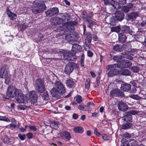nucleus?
<instances>
[{"mask_svg": "<svg viewBox=\"0 0 146 146\" xmlns=\"http://www.w3.org/2000/svg\"><path fill=\"white\" fill-rule=\"evenodd\" d=\"M16 124L13 123L10 124L9 125L10 128L12 129H13L19 128V125H16Z\"/></svg>", "mask_w": 146, "mask_h": 146, "instance_id": "79ce46f5", "label": "nucleus"}, {"mask_svg": "<svg viewBox=\"0 0 146 146\" xmlns=\"http://www.w3.org/2000/svg\"><path fill=\"white\" fill-rule=\"evenodd\" d=\"M78 115L77 114L74 113L72 115V117L74 119H76L78 118Z\"/></svg>", "mask_w": 146, "mask_h": 146, "instance_id": "e2e57ef3", "label": "nucleus"}, {"mask_svg": "<svg viewBox=\"0 0 146 146\" xmlns=\"http://www.w3.org/2000/svg\"><path fill=\"white\" fill-rule=\"evenodd\" d=\"M132 64L131 62L127 60H123L121 61V64H119L120 68H129L130 67Z\"/></svg>", "mask_w": 146, "mask_h": 146, "instance_id": "f8f14e48", "label": "nucleus"}, {"mask_svg": "<svg viewBox=\"0 0 146 146\" xmlns=\"http://www.w3.org/2000/svg\"><path fill=\"white\" fill-rule=\"evenodd\" d=\"M18 137L22 140H23L26 139V137L25 135V134H21L19 133L18 135Z\"/></svg>", "mask_w": 146, "mask_h": 146, "instance_id": "a18cd8bd", "label": "nucleus"}, {"mask_svg": "<svg viewBox=\"0 0 146 146\" xmlns=\"http://www.w3.org/2000/svg\"><path fill=\"white\" fill-rule=\"evenodd\" d=\"M100 78L97 77L96 78V84L98 86H99L100 85Z\"/></svg>", "mask_w": 146, "mask_h": 146, "instance_id": "69168bd1", "label": "nucleus"}, {"mask_svg": "<svg viewBox=\"0 0 146 146\" xmlns=\"http://www.w3.org/2000/svg\"><path fill=\"white\" fill-rule=\"evenodd\" d=\"M32 12L35 14H37L41 13L36 5L32 9Z\"/></svg>", "mask_w": 146, "mask_h": 146, "instance_id": "c9c22d12", "label": "nucleus"}, {"mask_svg": "<svg viewBox=\"0 0 146 146\" xmlns=\"http://www.w3.org/2000/svg\"><path fill=\"white\" fill-rule=\"evenodd\" d=\"M104 4L106 5H111V2L112 1L111 0H103Z\"/></svg>", "mask_w": 146, "mask_h": 146, "instance_id": "8fccbe9b", "label": "nucleus"}, {"mask_svg": "<svg viewBox=\"0 0 146 146\" xmlns=\"http://www.w3.org/2000/svg\"><path fill=\"white\" fill-rule=\"evenodd\" d=\"M86 37L85 40L84 48L87 50L88 49H90L91 47V42L92 36L91 33L90 32L85 33L84 35Z\"/></svg>", "mask_w": 146, "mask_h": 146, "instance_id": "423d86ee", "label": "nucleus"}, {"mask_svg": "<svg viewBox=\"0 0 146 146\" xmlns=\"http://www.w3.org/2000/svg\"><path fill=\"white\" fill-rule=\"evenodd\" d=\"M82 16L83 19H86L87 17V13L85 12H83L82 13Z\"/></svg>", "mask_w": 146, "mask_h": 146, "instance_id": "052dcab7", "label": "nucleus"}, {"mask_svg": "<svg viewBox=\"0 0 146 146\" xmlns=\"http://www.w3.org/2000/svg\"><path fill=\"white\" fill-rule=\"evenodd\" d=\"M61 135L62 137H64L68 140H69L71 137L70 133L67 131H64L61 133Z\"/></svg>", "mask_w": 146, "mask_h": 146, "instance_id": "aec40b11", "label": "nucleus"}, {"mask_svg": "<svg viewBox=\"0 0 146 146\" xmlns=\"http://www.w3.org/2000/svg\"><path fill=\"white\" fill-rule=\"evenodd\" d=\"M115 21L114 20V19L113 18V17H112V18H111V20H110V24L112 25H115Z\"/></svg>", "mask_w": 146, "mask_h": 146, "instance_id": "5fc2aeb1", "label": "nucleus"}, {"mask_svg": "<svg viewBox=\"0 0 146 146\" xmlns=\"http://www.w3.org/2000/svg\"><path fill=\"white\" fill-rule=\"evenodd\" d=\"M36 90L38 92L40 93H43L45 91V85L40 86L37 88H36Z\"/></svg>", "mask_w": 146, "mask_h": 146, "instance_id": "72a5a7b5", "label": "nucleus"}, {"mask_svg": "<svg viewBox=\"0 0 146 146\" xmlns=\"http://www.w3.org/2000/svg\"><path fill=\"white\" fill-rule=\"evenodd\" d=\"M92 116L95 117H98V115L96 112H94L92 113Z\"/></svg>", "mask_w": 146, "mask_h": 146, "instance_id": "0e129e2a", "label": "nucleus"}, {"mask_svg": "<svg viewBox=\"0 0 146 146\" xmlns=\"http://www.w3.org/2000/svg\"><path fill=\"white\" fill-rule=\"evenodd\" d=\"M131 126V123L127 122L126 123L123 125L122 127V129H128L130 128Z\"/></svg>", "mask_w": 146, "mask_h": 146, "instance_id": "f704fd0d", "label": "nucleus"}, {"mask_svg": "<svg viewBox=\"0 0 146 146\" xmlns=\"http://www.w3.org/2000/svg\"><path fill=\"white\" fill-rule=\"evenodd\" d=\"M120 67L119 64L108 65L106 67V69L107 70L110 69L108 73V76L109 77H112L119 75V69L116 68H120Z\"/></svg>", "mask_w": 146, "mask_h": 146, "instance_id": "7ed1b4c3", "label": "nucleus"}, {"mask_svg": "<svg viewBox=\"0 0 146 146\" xmlns=\"http://www.w3.org/2000/svg\"><path fill=\"white\" fill-rule=\"evenodd\" d=\"M131 74V71L128 69H119V74L129 76Z\"/></svg>", "mask_w": 146, "mask_h": 146, "instance_id": "412c9836", "label": "nucleus"}, {"mask_svg": "<svg viewBox=\"0 0 146 146\" xmlns=\"http://www.w3.org/2000/svg\"><path fill=\"white\" fill-rule=\"evenodd\" d=\"M131 70L132 72L136 73L139 71L140 68L137 66H133L131 68Z\"/></svg>", "mask_w": 146, "mask_h": 146, "instance_id": "e433bc0d", "label": "nucleus"}, {"mask_svg": "<svg viewBox=\"0 0 146 146\" xmlns=\"http://www.w3.org/2000/svg\"><path fill=\"white\" fill-rule=\"evenodd\" d=\"M121 31L123 33L130 34L132 32V31L130 29L129 27L127 26L123 27L121 29Z\"/></svg>", "mask_w": 146, "mask_h": 146, "instance_id": "a878e982", "label": "nucleus"}, {"mask_svg": "<svg viewBox=\"0 0 146 146\" xmlns=\"http://www.w3.org/2000/svg\"><path fill=\"white\" fill-rule=\"evenodd\" d=\"M115 17L119 21L123 20L124 17V13L121 11H117L115 12Z\"/></svg>", "mask_w": 146, "mask_h": 146, "instance_id": "2eb2a0df", "label": "nucleus"}, {"mask_svg": "<svg viewBox=\"0 0 146 146\" xmlns=\"http://www.w3.org/2000/svg\"><path fill=\"white\" fill-rule=\"evenodd\" d=\"M59 10L57 7H53L48 10L45 12L47 16L51 17L58 14Z\"/></svg>", "mask_w": 146, "mask_h": 146, "instance_id": "9d476101", "label": "nucleus"}, {"mask_svg": "<svg viewBox=\"0 0 146 146\" xmlns=\"http://www.w3.org/2000/svg\"><path fill=\"white\" fill-rule=\"evenodd\" d=\"M110 94L113 97L123 96V95L122 92L117 88L111 90L110 92Z\"/></svg>", "mask_w": 146, "mask_h": 146, "instance_id": "9b49d317", "label": "nucleus"}, {"mask_svg": "<svg viewBox=\"0 0 146 146\" xmlns=\"http://www.w3.org/2000/svg\"><path fill=\"white\" fill-rule=\"evenodd\" d=\"M111 30L112 32H115L119 33L120 31V26H118L114 27H112L111 29Z\"/></svg>", "mask_w": 146, "mask_h": 146, "instance_id": "4c0bfd02", "label": "nucleus"}, {"mask_svg": "<svg viewBox=\"0 0 146 146\" xmlns=\"http://www.w3.org/2000/svg\"><path fill=\"white\" fill-rule=\"evenodd\" d=\"M74 131L76 133H82L84 131V129L81 126H78L74 129Z\"/></svg>", "mask_w": 146, "mask_h": 146, "instance_id": "c85d7f7f", "label": "nucleus"}, {"mask_svg": "<svg viewBox=\"0 0 146 146\" xmlns=\"http://www.w3.org/2000/svg\"><path fill=\"white\" fill-rule=\"evenodd\" d=\"M75 66V64L73 62H69L66 65L64 69L65 73L67 74H69L73 70L74 67Z\"/></svg>", "mask_w": 146, "mask_h": 146, "instance_id": "1a4fd4ad", "label": "nucleus"}, {"mask_svg": "<svg viewBox=\"0 0 146 146\" xmlns=\"http://www.w3.org/2000/svg\"><path fill=\"white\" fill-rule=\"evenodd\" d=\"M124 58L123 56L120 55H115L113 56V59L114 61L117 62L121 61V60Z\"/></svg>", "mask_w": 146, "mask_h": 146, "instance_id": "c756f323", "label": "nucleus"}, {"mask_svg": "<svg viewBox=\"0 0 146 146\" xmlns=\"http://www.w3.org/2000/svg\"><path fill=\"white\" fill-rule=\"evenodd\" d=\"M86 106L84 105H80L78 107V108L80 110L86 111Z\"/></svg>", "mask_w": 146, "mask_h": 146, "instance_id": "de8ad7c7", "label": "nucleus"}, {"mask_svg": "<svg viewBox=\"0 0 146 146\" xmlns=\"http://www.w3.org/2000/svg\"><path fill=\"white\" fill-rule=\"evenodd\" d=\"M129 97L132 99L137 100H139L141 99V97L137 95H131Z\"/></svg>", "mask_w": 146, "mask_h": 146, "instance_id": "58836bf2", "label": "nucleus"}, {"mask_svg": "<svg viewBox=\"0 0 146 146\" xmlns=\"http://www.w3.org/2000/svg\"><path fill=\"white\" fill-rule=\"evenodd\" d=\"M127 37L124 34L121 33L119 35V40L121 43H123L126 41Z\"/></svg>", "mask_w": 146, "mask_h": 146, "instance_id": "b1692460", "label": "nucleus"}, {"mask_svg": "<svg viewBox=\"0 0 146 146\" xmlns=\"http://www.w3.org/2000/svg\"><path fill=\"white\" fill-rule=\"evenodd\" d=\"M129 115H136L138 113V111H136L135 110H130L129 111H128L127 113Z\"/></svg>", "mask_w": 146, "mask_h": 146, "instance_id": "37998d69", "label": "nucleus"}, {"mask_svg": "<svg viewBox=\"0 0 146 146\" xmlns=\"http://www.w3.org/2000/svg\"><path fill=\"white\" fill-rule=\"evenodd\" d=\"M27 138L29 139H32L33 137V134L31 133H29L27 134Z\"/></svg>", "mask_w": 146, "mask_h": 146, "instance_id": "6e6d98bb", "label": "nucleus"}, {"mask_svg": "<svg viewBox=\"0 0 146 146\" xmlns=\"http://www.w3.org/2000/svg\"><path fill=\"white\" fill-rule=\"evenodd\" d=\"M67 86L69 88H74L75 85L74 82L72 79H68L66 81Z\"/></svg>", "mask_w": 146, "mask_h": 146, "instance_id": "f3484780", "label": "nucleus"}, {"mask_svg": "<svg viewBox=\"0 0 146 146\" xmlns=\"http://www.w3.org/2000/svg\"><path fill=\"white\" fill-rule=\"evenodd\" d=\"M94 133L95 134L98 136H100L101 135V134L98 132L97 131V129H96L94 130Z\"/></svg>", "mask_w": 146, "mask_h": 146, "instance_id": "680f3d73", "label": "nucleus"}, {"mask_svg": "<svg viewBox=\"0 0 146 146\" xmlns=\"http://www.w3.org/2000/svg\"><path fill=\"white\" fill-rule=\"evenodd\" d=\"M58 122L53 121L51 123V125L55 127H57L58 125Z\"/></svg>", "mask_w": 146, "mask_h": 146, "instance_id": "49530a36", "label": "nucleus"}, {"mask_svg": "<svg viewBox=\"0 0 146 146\" xmlns=\"http://www.w3.org/2000/svg\"><path fill=\"white\" fill-rule=\"evenodd\" d=\"M124 142H125V143H122L121 146H130V145H129L128 143H127V141H126L125 140Z\"/></svg>", "mask_w": 146, "mask_h": 146, "instance_id": "13d9d810", "label": "nucleus"}, {"mask_svg": "<svg viewBox=\"0 0 146 146\" xmlns=\"http://www.w3.org/2000/svg\"><path fill=\"white\" fill-rule=\"evenodd\" d=\"M63 16L65 17L66 15H62V18H61L58 17L51 18L50 20L51 24L52 25L54 26L61 24L63 22V19L64 20H66V18H64Z\"/></svg>", "mask_w": 146, "mask_h": 146, "instance_id": "0eeeda50", "label": "nucleus"}, {"mask_svg": "<svg viewBox=\"0 0 146 146\" xmlns=\"http://www.w3.org/2000/svg\"><path fill=\"white\" fill-rule=\"evenodd\" d=\"M36 4L41 13L46 9V6L44 3H36Z\"/></svg>", "mask_w": 146, "mask_h": 146, "instance_id": "4be33fe9", "label": "nucleus"}, {"mask_svg": "<svg viewBox=\"0 0 146 146\" xmlns=\"http://www.w3.org/2000/svg\"><path fill=\"white\" fill-rule=\"evenodd\" d=\"M53 82L54 84L55 87L50 91L53 96L57 97L60 96V94H63L65 93L66 91L63 84L57 77L54 78Z\"/></svg>", "mask_w": 146, "mask_h": 146, "instance_id": "f03ea898", "label": "nucleus"}, {"mask_svg": "<svg viewBox=\"0 0 146 146\" xmlns=\"http://www.w3.org/2000/svg\"><path fill=\"white\" fill-rule=\"evenodd\" d=\"M76 100L78 103H80L82 101V97L80 96H78L76 97Z\"/></svg>", "mask_w": 146, "mask_h": 146, "instance_id": "09e8293b", "label": "nucleus"}, {"mask_svg": "<svg viewBox=\"0 0 146 146\" xmlns=\"http://www.w3.org/2000/svg\"><path fill=\"white\" fill-rule=\"evenodd\" d=\"M139 16V14L136 12H132L127 15V17L129 19H135Z\"/></svg>", "mask_w": 146, "mask_h": 146, "instance_id": "bb28decb", "label": "nucleus"}, {"mask_svg": "<svg viewBox=\"0 0 146 146\" xmlns=\"http://www.w3.org/2000/svg\"><path fill=\"white\" fill-rule=\"evenodd\" d=\"M72 50L74 52V53L81 50L82 48L80 45L75 44L72 45Z\"/></svg>", "mask_w": 146, "mask_h": 146, "instance_id": "6ab92c4d", "label": "nucleus"}, {"mask_svg": "<svg viewBox=\"0 0 146 146\" xmlns=\"http://www.w3.org/2000/svg\"><path fill=\"white\" fill-rule=\"evenodd\" d=\"M6 94L7 96L11 98H15L16 100L19 103H23L24 97L21 91L19 89H15L12 86L10 85L7 88Z\"/></svg>", "mask_w": 146, "mask_h": 146, "instance_id": "f257e3e1", "label": "nucleus"}, {"mask_svg": "<svg viewBox=\"0 0 146 146\" xmlns=\"http://www.w3.org/2000/svg\"><path fill=\"white\" fill-rule=\"evenodd\" d=\"M102 138L106 140H108L109 139L108 136L106 134H104L102 135Z\"/></svg>", "mask_w": 146, "mask_h": 146, "instance_id": "864d4df0", "label": "nucleus"}, {"mask_svg": "<svg viewBox=\"0 0 146 146\" xmlns=\"http://www.w3.org/2000/svg\"><path fill=\"white\" fill-rule=\"evenodd\" d=\"M90 86V80L89 79H87L85 84V87L86 89L88 90Z\"/></svg>", "mask_w": 146, "mask_h": 146, "instance_id": "a19ab883", "label": "nucleus"}, {"mask_svg": "<svg viewBox=\"0 0 146 146\" xmlns=\"http://www.w3.org/2000/svg\"><path fill=\"white\" fill-rule=\"evenodd\" d=\"M6 13L9 17L11 20H15L17 18V15L14 13L11 12L8 9H6Z\"/></svg>", "mask_w": 146, "mask_h": 146, "instance_id": "a211bd4d", "label": "nucleus"}, {"mask_svg": "<svg viewBox=\"0 0 146 146\" xmlns=\"http://www.w3.org/2000/svg\"><path fill=\"white\" fill-rule=\"evenodd\" d=\"M44 85V81L40 78H39L36 80L35 83L36 88L40 86Z\"/></svg>", "mask_w": 146, "mask_h": 146, "instance_id": "393cba45", "label": "nucleus"}, {"mask_svg": "<svg viewBox=\"0 0 146 146\" xmlns=\"http://www.w3.org/2000/svg\"><path fill=\"white\" fill-rule=\"evenodd\" d=\"M6 66L4 65L0 69V77L2 78H4L5 80V83L7 84H8L10 82V79L9 76H8V73L6 72H5V71L6 69Z\"/></svg>", "mask_w": 146, "mask_h": 146, "instance_id": "39448f33", "label": "nucleus"}, {"mask_svg": "<svg viewBox=\"0 0 146 146\" xmlns=\"http://www.w3.org/2000/svg\"><path fill=\"white\" fill-rule=\"evenodd\" d=\"M27 26L26 24H24L22 26V30H24L27 28Z\"/></svg>", "mask_w": 146, "mask_h": 146, "instance_id": "338daca9", "label": "nucleus"}, {"mask_svg": "<svg viewBox=\"0 0 146 146\" xmlns=\"http://www.w3.org/2000/svg\"><path fill=\"white\" fill-rule=\"evenodd\" d=\"M88 56V57H91L93 55V53L91 51L88 50L87 52Z\"/></svg>", "mask_w": 146, "mask_h": 146, "instance_id": "bf43d9fd", "label": "nucleus"}, {"mask_svg": "<svg viewBox=\"0 0 146 146\" xmlns=\"http://www.w3.org/2000/svg\"><path fill=\"white\" fill-rule=\"evenodd\" d=\"M93 39L94 41H98V37H97V36L96 35H94L93 36Z\"/></svg>", "mask_w": 146, "mask_h": 146, "instance_id": "774afa93", "label": "nucleus"}, {"mask_svg": "<svg viewBox=\"0 0 146 146\" xmlns=\"http://www.w3.org/2000/svg\"><path fill=\"white\" fill-rule=\"evenodd\" d=\"M29 129L34 131H35L36 130V128L34 126H29Z\"/></svg>", "mask_w": 146, "mask_h": 146, "instance_id": "4d7b16f0", "label": "nucleus"}, {"mask_svg": "<svg viewBox=\"0 0 146 146\" xmlns=\"http://www.w3.org/2000/svg\"><path fill=\"white\" fill-rule=\"evenodd\" d=\"M44 93L42 94V97L43 98L44 100H48L49 99L48 95L47 92L46 91L43 92Z\"/></svg>", "mask_w": 146, "mask_h": 146, "instance_id": "ea45409f", "label": "nucleus"}, {"mask_svg": "<svg viewBox=\"0 0 146 146\" xmlns=\"http://www.w3.org/2000/svg\"><path fill=\"white\" fill-rule=\"evenodd\" d=\"M131 87V86L130 84L127 83H125L121 85V89L123 91H128L130 90Z\"/></svg>", "mask_w": 146, "mask_h": 146, "instance_id": "5701e85b", "label": "nucleus"}, {"mask_svg": "<svg viewBox=\"0 0 146 146\" xmlns=\"http://www.w3.org/2000/svg\"><path fill=\"white\" fill-rule=\"evenodd\" d=\"M66 39L69 41H77L78 37L76 35L73 33L67 34L65 36Z\"/></svg>", "mask_w": 146, "mask_h": 146, "instance_id": "ddd939ff", "label": "nucleus"}, {"mask_svg": "<svg viewBox=\"0 0 146 146\" xmlns=\"http://www.w3.org/2000/svg\"><path fill=\"white\" fill-rule=\"evenodd\" d=\"M128 143L130 146H138V145L137 142L134 139L129 140Z\"/></svg>", "mask_w": 146, "mask_h": 146, "instance_id": "2f4dec72", "label": "nucleus"}, {"mask_svg": "<svg viewBox=\"0 0 146 146\" xmlns=\"http://www.w3.org/2000/svg\"><path fill=\"white\" fill-rule=\"evenodd\" d=\"M133 7V5L132 3H127L126 5L123 6L122 9L124 13H127L130 10H132Z\"/></svg>", "mask_w": 146, "mask_h": 146, "instance_id": "4468645a", "label": "nucleus"}, {"mask_svg": "<svg viewBox=\"0 0 146 146\" xmlns=\"http://www.w3.org/2000/svg\"><path fill=\"white\" fill-rule=\"evenodd\" d=\"M123 120L128 122H131L132 120V117L131 115H129L127 113L126 115L124 117Z\"/></svg>", "mask_w": 146, "mask_h": 146, "instance_id": "473e14b6", "label": "nucleus"}, {"mask_svg": "<svg viewBox=\"0 0 146 146\" xmlns=\"http://www.w3.org/2000/svg\"><path fill=\"white\" fill-rule=\"evenodd\" d=\"M0 120L7 122H10V120L9 119L4 116H0Z\"/></svg>", "mask_w": 146, "mask_h": 146, "instance_id": "c03bdc74", "label": "nucleus"}, {"mask_svg": "<svg viewBox=\"0 0 146 146\" xmlns=\"http://www.w3.org/2000/svg\"><path fill=\"white\" fill-rule=\"evenodd\" d=\"M111 5L114 9H119L121 7V6L118 2L115 1H112L111 2Z\"/></svg>", "mask_w": 146, "mask_h": 146, "instance_id": "cd10ccee", "label": "nucleus"}, {"mask_svg": "<svg viewBox=\"0 0 146 146\" xmlns=\"http://www.w3.org/2000/svg\"><path fill=\"white\" fill-rule=\"evenodd\" d=\"M118 107L119 110L125 111L127 109L128 106L125 103L121 102L118 104Z\"/></svg>", "mask_w": 146, "mask_h": 146, "instance_id": "dca6fc26", "label": "nucleus"}, {"mask_svg": "<svg viewBox=\"0 0 146 146\" xmlns=\"http://www.w3.org/2000/svg\"><path fill=\"white\" fill-rule=\"evenodd\" d=\"M29 95L31 104L33 105L36 104L37 101L38 97L37 92L35 91H30Z\"/></svg>", "mask_w": 146, "mask_h": 146, "instance_id": "6e6552de", "label": "nucleus"}, {"mask_svg": "<svg viewBox=\"0 0 146 146\" xmlns=\"http://www.w3.org/2000/svg\"><path fill=\"white\" fill-rule=\"evenodd\" d=\"M5 138L3 140V142L6 144H7L9 143V140L8 137L6 136H5Z\"/></svg>", "mask_w": 146, "mask_h": 146, "instance_id": "3c124183", "label": "nucleus"}, {"mask_svg": "<svg viewBox=\"0 0 146 146\" xmlns=\"http://www.w3.org/2000/svg\"><path fill=\"white\" fill-rule=\"evenodd\" d=\"M123 137L126 138H129L131 137V136L129 133H126L123 135Z\"/></svg>", "mask_w": 146, "mask_h": 146, "instance_id": "603ef678", "label": "nucleus"}, {"mask_svg": "<svg viewBox=\"0 0 146 146\" xmlns=\"http://www.w3.org/2000/svg\"><path fill=\"white\" fill-rule=\"evenodd\" d=\"M57 53L60 54L62 56H63L65 60H68L73 61L75 59V56L71 53L68 52H65L63 50L58 49Z\"/></svg>", "mask_w": 146, "mask_h": 146, "instance_id": "20e7f679", "label": "nucleus"}, {"mask_svg": "<svg viewBox=\"0 0 146 146\" xmlns=\"http://www.w3.org/2000/svg\"><path fill=\"white\" fill-rule=\"evenodd\" d=\"M123 49V46L119 44H117L115 46L113 47V50L117 52L121 51Z\"/></svg>", "mask_w": 146, "mask_h": 146, "instance_id": "7c9ffc66", "label": "nucleus"}]
</instances>
